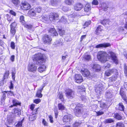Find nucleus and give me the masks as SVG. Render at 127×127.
I'll list each match as a JSON object with an SVG mask.
<instances>
[{
  "label": "nucleus",
  "mask_w": 127,
  "mask_h": 127,
  "mask_svg": "<svg viewBox=\"0 0 127 127\" xmlns=\"http://www.w3.org/2000/svg\"><path fill=\"white\" fill-rule=\"evenodd\" d=\"M109 56L114 62L116 64L118 63V61L115 54L111 51H108L107 54L104 51L99 52L98 53L97 58L99 60L103 63L107 61V58Z\"/></svg>",
  "instance_id": "nucleus-1"
},
{
  "label": "nucleus",
  "mask_w": 127,
  "mask_h": 127,
  "mask_svg": "<svg viewBox=\"0 0 127 127\" xmlns=\"http://www.w3.org/2000/svg\"><path fill=\"white\" fill-rule=\"evenodd\" d=\"M33 58V60L36 61V64L41 65L38 68V71L40 73L44 71L46 67L44 64L45 61V58L44 56L41 54L38 53L34 55Z\"/></svg>",
  "instance_id": "nucleus-2"
},
{
  "label": "nucleus",
  "mask_w": 127,
  "mask_h": 127,
  "mask_svg": "<svg viewBox=\"0 0 127 127\" xmlns=\"http://www.w3.org/2000/svg\"><path fill=\"white\" fill-rule=\"evenodd\" d=\"M71 106L72 109L75 107L74 111L76 116H80L82 115L83 113V110L82 107L76 106V104L75 103L72 104L71 105Z\"/></svg>",
  "instance_id": "nucleus-3"
},
{
  "label": "nucleus",
  "mask_w": 127,
  "mask_h": 127,
  "mask_svg": "<svg viewBox=\"0 0 127 127\" xmlns=\"http://www.w3.org/2000/svg\"><path fill=\"white\" fill-rule=\"evenodd\" d=\"M104 89V86L101 83L98 82L96 83L95 86V91L97 94L99 95L101 94Z\"/></svg>",
  "instance_id": "nucleus-4"
},
{
  "label": "nucleus",
  "mask_w": 127,
  "mask_h": 127,
  "mask_svg": "<svg viewBox=\"0 0 127 127\" xmlns=\"http://www.w3.org/2000/svg\"><path fill=\"white\" fill-rule=\"evenodd\" d=\"M65 94L68 98L72 99L75 96V92L72 90L68 89L65 90Z\"/></svg>",
  "instance_id": "nucleus-5"
},
{
  "label": "nucleus",
  "mask_w": 127,
  "mask_h": 127,
  "mask_svg": "<svg viewBox=\"0 0 127 127\" xmlns=\"http://www.w3.org/2000/svg\"><path fill=\"white\" fill-rule=\"evenodd\" d=\"M42 40L45 44H50L51 43L52 39L49 35L45 34L42 37Z\"/></svg>",
  "instance_id": "nucleus-6"
},
{
  "label": "nucleus",
  "mask_w": 127,
  "mask_h": 127,
  "mask_svg": "<svg viewBox=\"0 0 127 127\" xmlns=\"http://www.w3.org/2000/svg\"><path fill=\"white\" fill-rule=\"evenodd\" d=\"M73 118L72 115L70 114L64 116L63 119L64 122V124H66V123H69Z\"/></svg>",
  "instance_id": "nucleus-7"
},
{
  "label": "nucleus",
  "mask_w": 127,
  "mask_h": 127,
  "mask_svg": "<svg viewBox=\"0 0 127 127\" xmlns=\"http://www.w3.org/2000/svg\"><path fill=\"white\" fill-rule=\"evenodd\" d=\"M59 15L56 13L51 14L49 15V19L50 21L55 22L58 19Z\"/></svg>",
  "instance_id": "nucleus-8"
},
{
  "label": "nucleus",
  "mask_w": 127,
  "mask_h": 127,
  "mask_svg": "<svg viewBox=\"0 0 127 127\" xmlns=\"http://www.w3.org/2000/svg\"><path fill=\"white\" fill-rule=\"evenodd\" d=\"M37 66L33 63H30L28 65V70L29 71L33 72L36 70Z\"/></svg>",
  "instance_id": "nucleus-9"
},
{
  "label": "nucleus",
  "mask_w": 127,
  "mask_h": 127,
  "mask_svg": "<svg viewBox=\"0 0 127 127\" xmlns=\"http://www.w3.org/2000/svg\"><path fill=\"white\" fill-rule=\"evenodd\" d=\"M16 26L17 23L16 22H14L12 23L10 25V33L13 35H14L15 33L16 30L15 28Z\"/></svg>",
  "instance_id": "nucleus-10"
},
{
  "label": "nucleus",
  "mask_w": 127,
  "mask_h": 127,
  "mask_svg": "<svg viewBox=\"0 0 127 127\" xmlns=\"http://www.w3.org/2000/svg\"><path fill=\"white\" fill-rule=\"evenodd\" d=\"M30 5L28 3L24 2H22V5L21 8L22 9L24 10H27L31 8Z\"/></svg>",
  "instance_id": "nucleus-11"
},
{
  "label": "nucleus",
  "mask_w": 127,
  "mask_h": 127,
  "mask_svg": "<svg viewBox=\"0 0 127 127\" xmlns=\"http://www.w3.org/2000/svg\"><path fill=\"white\" fill-rule=\"evenodd\" d=\"M117 73V70L115 69H113L106 71L105 72V74L106 76H108L113 73Z\"/></svg>",
  "instance_id": "nucleus-12"
},
{
  "label": "nucleus",
  "mask_w": 127,
  "mask_h": 127,
  "mask_svg": "<svg viewBox=\"0 0 127 127\" xmlns=\"http://www.w3.org/2000/svg\"><path fill=\"white\" fill-rule=\"evenodd\" d=\"M81 72L83 75L85 77H88L90 75L89 71L87 69L85 68H82L81 69Z\"/></svg>",
  "instance_id": "nucleus-13"
},
{
  "label": "nucleus",
  "mask_w": 127,
  "mask_h": 127,
  "mask_svg": "<svg viewBox=\"0 0 127 127\" xmlns=\"http://www.w3.org/2000/svg\"><path fill=\"white\" fill-rule=\"evenodd\" d=\"M75 78L77 83L79 84L83 81V79L81 76L79 74H76Z\"/></svg>",
  "instance_id": "nucleus-14"
},
{
  "label": "nucleus",
  "mask_w": 127,
  "mask_h": 127,
  "mask_svg": "<svg viewBox=\"0 0 127 127\" xmlns=\"http://www.w3.org/2000/svg\"><path fill=\"white\" fill-rule=\"evenodd\" d=\"M103 30V27L101 26H99L96 28L95 31V33L97 35H99L101 33Z\"/></svg>",
  "instance_id": "nucleus-15"
},
{
  "label": "nucleus",
  "mask_w": 127,
  "mask_h": 127,
  "mask_svg": "<svg viewBox=\"0 0 127 127\" xmlns=\"http://www.w3.org/2000/svg\"><path fill=\"white\" fill-rule=\"evenodd\" d=\"M83 5L81 3H78L74 6V9L77 11L80 10L83 8Z\"/></svg>",
  "instance_id": "nucleus-16"
},
{
  "label": "nucleus",
  "mask_w": 127,
  "mask_h": 127,
  "mask_svg": "<svg viewBox=\"0 0 127 127\" xmlns=\"http://www.w3.org/2000/svg\"><path fill=\"white\" fill-rule=\"evenodd\" d=\"M110 44L108 43H104L102 44H100L96 46V48H99L101 47H105L110 46Z\"/></svg>",
  "instance_id": "nucleus-17"
},
{
  "label": "nucleus",
  "mask_w": 127,
  "mask_h": 127,
  "mask_svg": "<svg viewBox=\"0 0 127 127\" xmlns=\"http://www.w3.org/2000/svg\"><path fill=\"white\" fill-rule=\"evenodd\" d=\"M28 14L30 17L35 16L36 14L34 9L32 8L28 12Z\"/></svg>",
  "instance_id": "nucleus-18"
},
{
  "label": "nucleus",
  "mask_w": 127,
  "mask_h": 127,
  "mask_svg": "<svg viewBox=\"0 0 127 127\" xmlns=\"http://www.w3.org/2000/svg\"><path fill=\"white\" fill-rule=\"evenodd\" d=\"M12 102L13 105H11L9 106L10 107H12L13 106H17V105L20 106L21 103L19 101L16 99H14L12 100Z\"/></svg>",
  "instance_id": "nucleus-19"
},
{
  "label": "nucleus",
  "mask_w": 127,
  "mask_h": 127,
  "mask_svg": "<svg viewBox=\"0 0 127 127\" xmlns=\"http://www.w3.org/2000/svg\"><path fill=\"white\" fill-rule=\"evenodd\" d=\"M49 32L51 33L52 36H56L58 35V33L54 28L50 29L49 31Z\"/></svg>",
  "instance_id": "nucleus-20"
},
{
  "label": "nucleus",
  "mask_w": 127,
  "mask_h": 127,
  "mask_svg": "<svg viewBox=\"0 0 127 127\" xmlns=\"http://www.w3.org/2000/svg\"><path fill=\"white\" fill-rule=\"evenodd\" d=\"M114 75L112 76L111 77L109 78V82H113L116 81L117 79L118 76V72L117 73H115Z\"/></svg>",
  "instance_id": "nucleus-21"
},
{
  "label": "nucleus",
  "mask_w": 127,
  "mask_h": 127,
  "mask_svg": "<svg viewBox=\"0 0 127 127\" xmlns=\"http://www.w3.org/2000/svg\"><path fill=\"white\" fill-rule=\"evenodd\" d=\"M43 90V88L38 89L36 94V97L39 98H41L42 97V95L41 93Z\"/></svg>",
  "instance_id": "nucleus-22"
},
{
  "label": "nucleus",
  "mask_w": 127,
  "mask_h": 127,
  "mask_svg": "<svg viewBox=\"0 0 127 127\" xmlns=\"http://www.w3.org/2000/svg\"><path fill=\"white\" fill-rule=\"evenodd\" d=\"M92 68L96 72H98L100 70V66L98 64H94L92 66Z\"/></svg>",
  "instance_id": "nucleus-23"
},
{
  "label": "nucleus",
  "mask_w": 127,
  "mask_h": 127,
  "mask_svg": "<svg viewBox=\"0 0 127 127\" xmlns=\"http://www.w3.org/2000/svg\"><path fill=\"white\" fill-rule=\"evenodd\" d=\"M105 97L106 98H110L112 97L113 95L111 92L110 91H107L105 94Z\"/></svg>",
  "instance_id": "nucleus-24"
},
{
  "label": "nucleus",
  "mask_w": 127,
  "mask_h": 127,
  "mask_svg": "<svg viewBox=\"0 0 127 127\" xmlns=\"http://www.w3.org/2000/svg\"><path fill=\"white\" fill-rule=\"evenodd\" d=\"M91 9L90 5L89 3L87 4L84 8V11L86 13L89 12L90 11Z\"/></svg>",
  "instance_id": "nucleus-25"
},
{
  "label": "nucleus",
  "mask_w": 127,
  "mask_h": 127,
  "mask_svg": "<svg viewBox=\"0 0 127 127\" xmlns=\"http://www.w3.org/2000/svg\"><path fill=\"white\" fill-rule=\"evenodd\" d=\"M76 16V14L73 13L72 14L68 16V19L69 20V22H72L74 20V18Z\"/></svg>",
  "instance_id": "nucleus-26"
},
{
  "label": "nucleus",
  "mask_w": 127,
  "mask_h": 127,
  "mask_svg": "<svg viewBox=\"0 0 127 127\" xmlns=\"http://www.w3.org/2000/svg\"><path fill=\"white\" fill-rule=\"evenodd\" d=\"M11 1L14 5L17 7L19 5L20 2V0H11Z\"/></svg>",
  "instance_id": "nucleus-27"
},
{
  "label": "nucleus",
  "mask_w": 127,
  "mask_h": 127,
  "mask_svg": "<svg viewBox=\"0 0 127 127\" xmlns=\"http://www.w3.org/2000/svg\"><path fill=\"white\" fill-rule=\"evenodd\" d=\"M101 24L105 26H106L107 24H108L109 23V21L108 19H104L100 22Z\"/></svg>",
  "instance_id": "nucleus-28"
},
{
  "label": "nucleus",
  "mask_w": 127,
  "mask_h": 127,
  "mask_svg": "<svg viewBox=\"0 0 127 127\" xmlns=\"http://www.w3.org/2000/svg\"><path fill=\"white\" fill-rule=\"evenodd\" d=\"M24 118L21 120H19L18 121L17 124L16 125V127H21L22 126V123L24 121Z\"/></svg>",
  "instance_id": "nucleus-29"
},
{
  "label": "nucleus",
  "mask_w": 127,
  "mask_h": 127,
  "mask_svg": "<svg viewBox=\"0 0 127 127\" xmlns=\"http://www.w3.org/2000/svg\"><path fill=\"white\" fill-rule=\"evenodd\" d=\"M60 21L64 23H66L67 22L69 23V21L67 20L65 17L64 16L62 17L60 20Z\"/></svg>",
  "instance_id": "nucleus-30"
},
{
  "label": "nucleus",
  "mask_w": 127,
  "mask_h": 127,
  "mask_svg": "<svg viewBox=\"0 0 127 127\" xmlns=\"http://www.w3.org/2000/svg\"><path fill=\"white\" fill-rule=\"evenodd\" d=\"M14 110V113L16 114V115L19 116L21 115V110L19 109L18 108H15Z\"/></svg>",
  "instance_id": "nucleus-31"
},
{
  "label": "nucleus",
  "mask_w": 127,
  "mask_h": 127,
  "mask_svg": "<svg viewBox=\"0 0 127 127\" xmlns=\"http://www.w3.org/2000/svg\"><path fill=\"white\" fill-rule=\"evenodd\" d=\"M58 107L59 110H63L64 109L65 107L61 103H59L58 104Z\"/></svg>",
  "instance_id": "nucleus-32"
},
{
  "label": "nucleus",
  "mask_w": 127,
  "mask_h": 127,
  "mask_svg": "<svg viewBox=\"0 0 127 127\" xmlns=\"http://www.w3.org/2000/svg\"><path fill=\"white\" fill-rule=\"evenodd\" d=\"M65 3L68 5H72L74 3L73 0H65Z\"/></svg>",
  "instance_id": "nucleus-33"
},
{
  "label": "nucleus",
  "mask_w": 127,
  "mask_h": 127,
  "mask_svg": "<svg viewBox=\"0 0 127 127\" xmlns=\"http://www.w3.org/2000/svg\"><path fill=\"white\" fill-rule=\"evenodd\" d=\"M24 26L27 28L29 31H30L31 30H33L32 26L31 25L25 24L24 25Z\"/></svg>",
  "instance_id": "nucleus-34"
},
{
  "label": "nucleus",
  "mask_w": 127,
  "mask_h": 127,
  "mask_svg": "<svg viewBox=\"0 0 127 127\" xmlns=\"http://www.w3.org/2000/svg\"><path fill=\"white\" fill-rule=\"evenodd\" d=\"M114 120L112 119L109 118L106 119L104 121L105 124L111 123L114 122Z\"/></svg>",
  "instance_id": "nucleus-35"
},
{
  "label": "nucleus",
  "mask_w": 127,
  "mask_h": 127,
  "mask_svg": "<svg viewBox=\"0 0 127 127\" xmlns=\"http://www.w3.org/2000/svg\"><path fill=\"white\" fill-rule=\"evenodd\" d=\"M115 117L118 120H120L122 118L121 116L118 113H116L114 114Z\"/></svg>",
  "instance_id": "nucleus-36"
},
{
  "label": "nucleus",
  "mask_w": 127,
  "mask_h": 127,
  "mask_svg": "<svg viewBox=\"0 0 127 127\" xmlns=\"http://www.w3.org/2000/svg\"><path fill=\"white\" fill-rule=\"evenodd\" d=\"M118 109L121 111H123L124 109V107L122 103H120L119 104V106L118 107Z\"/></svg>",
  "instance_id": "nucleus-37"
},
{
  "label": "nucleus",
  "mask_w": 127,
  "mask_h": 127,
  "mask_svg": "<svg viewBox=\"0 0 127 127\" xmlns=\"http://www.w3.org/2000/svg\"><path fill=\"white\" fill-rule=\"evenodd\" d=\"M59 32L60 35L61 36H63L64 35L65 33V31L62 29H59Z\"/></svg>",
  "instance_id": "nucleus-38"
},
{
  "label": "nucleus",
  "mask_w": 127,
  "mask_h": 127,
  "mask_svg": "<svg viewBox=\"0 0 127 127\" xmlns=\"http://www.w3.org/2000/svg\"><path fill=\"white\" fill-rule=\"evenodd\" d=\"M116 127H125L124 124L122 122H120L117 123Z\"/></svg>",
  "instance_id": "nucleus-39"
},
{
  "label": "nucleus",
  "mask_w": 127,
  "mask_h": 127,
  "mask_svg": "<svg viewBox=\"0 0 127 127\" xmlns=\"http://www.w3.org/2000/svg\"><path fill=\"white\" fill-rule=\"evenodd\" d=\"M49 18L48 16L46 15H44L42 17V20L44 22L48 21Z\"/></svg>",
  "instance_id": "nucleus-40"
},
{
  "label": "nucleus",
  "mask_w": 127,
  "mask_h": 127,
  "mask_svg": "<svg viewBox=\"0 0 127 127\" xmlns=\"http://www.w3.org/2000/svg\"><path fill=\"white\" fill-rule=\"evenodd\" d=\"M58 0H51V3L53 6L55 5H57L58 2Z\"/></svg>",
  "instance_id": "nucleus-41"
},
{
  "label": "nucleus",
  "mask_w": 127,
  "mask_h": 127,
  "mask_svg": "<svg viewBox=\"0 0 127 127\" xmlns=\"http://www.w3.org/2000/svg\"><path fill=\"white\" fill-rule=\"evenodd\" d=\"M98 104H100V107L102 108H104L106 107V104L102 102H99Z\"/></svg>",
  "instance_id": "nucleus-42"
},
{
  "label": "nucleus",
  "mask_w": 127,
  "mask_h": 127,
  "mask_svg": "<svg viewBox=\"0 0 127 127\" xmlns=\"http://www.w3.org/2000/svg\"><path fill=\"white\" fill-rule=\"evenodd\" d=\"M60 8L64 11H66L68 10V8L67 7L63 5L61 6Z\"/></svg>",
  "instance_id": "nucleus-43"
},
{
  "label": "nucleus",
  "mask_w": 127,
  "mask_h": 127,
  "mask_svg": "<svg viewBox=\"0 0 127 127\" xmlns=\"http://www.w3.org/2000/svg\"><path fill=\"white\" fill-rule=\"evenodd\" d=\"M108 8V6L105 3H104L103 6L102 7V9L104 11H106L107 10V8Z\"/></svg>",
  "instance_id": "nucleus-44"
},
{
  "label": "nucleus",
  "mask_w": 127,
  "mask_h": 127,
  "mask_svg": "<svg viewBox=\"0 0 127 127\" xmlns=\"http://www.w3.org/2000/svg\"><path fill=\"white\" fill-rule=\"evenodd\" d=\"M5 16L7 20L9 21L10 22L13 20V19L11 17L10 14H7Z\"/></svg>",
  "instance_id": "nucleus-45"
},
{
  "label": "nucleus",
  "mask_w": 127,
  "mask_h": 127,
  "mask_svg": "<svg viewBox=\"0 0 127 127\" xmlns=\"http://www.w3.org/2000/svg\"><path fill=\"white\" fill-rule=\"evenodd\" d=\"M34 10L35 13H40L41 10V7H37L35 8Z\"/></svg>",
  "instance_id": "nucleus-46"
},
{
  "label": "nucleus",
  "mask_w": 127,
  "mask_h": 127,
  "mask_svg": "<svg viewBox=\"0 0 127 127\" xmlns=\"http://www.w3.org/2000/svg\"><path fill=\"white\" fill-rule=\"evenodd\" d=\"M91 23V21H89L86 22L84 26H83L84 28H85L86 27H87Z\"/></svg>",
  "instance_id": "nucleus-47"
},
{
  "label": "nucleus",
  "mask_w": 127,
  "mask_h": 127,
  "mask_svg": "<svg viewBox=\"0 0 127 127\" xmlns=\"http://www.w3.org/2000/svg\"><path fill=\"white\" fill-rule=\"evenodd\" d=\"M7 93V91H5L2 93L3 95L1 98V100H3L6 98V94Z\"/></svg>",
  "instance_id": "nucleus-48"
},
{
  "label": "nucleus",
  "mask_w": 127,
  "mask_h": 127,
  "mask_svg": "<svg viewBox=\"0 0 127 127\" xmlns=\"http://www.w3.org/2000/svg\"><path fill=\"white\" fill-rule=\"evenodd\" d=\"M84 58L86 60L89 61L91 59V56L89 55H85L84 56Z\"/></svg>",
  "instance_id": "nucleus-49"
},
{
  "label": "nucleus",
  "mask_w": 127,
  "mask_h": 127,
  "mask_svg": "<svg viewBox=\"0 0 127 127\" xmlns=\"http://www.w3.org/2000/svg\"><path fill=\"white\" fill-rule=\"evenodd\" d=\"M124 70L126 76H127V66L125 64H124Z\"/></svg>",
  "instance_id": "nucleus-50"
},
{
  "label": "nucleus",
  "mask_w": 127,
  "mask_h": 127,
  "mask_svg": "<svg viewBox=\"0 0 127 127\" xmlns=\"http://www.w3.org/2000/svg\"><path fill=\"white\" fill-rule=\"evenodd\" d=\"M9 71H6L4 75V79L6 78H7L8 77V75L9 74Z\"/></svg>",
  "instance_id": "nucleus-51"
},
{
  "label": "nucleus",
  "mask_w": 127,
  "mask_h": 127,
  "mask_svg": "<svg viewBox=\"0 0 127 127\" xmlns=\"http://www.w3.org/2000/svg\"><path fill=\"white\" fill-rule=\"evenodd\" d=\"M96 113L97 114V116H99L103 114L104 113V112L100 110L98 112H96Z\"/></svg>",
  "instance_id": "nucleus-52"
},
{
  "label": "nucleus",
  "mask_w": 127,
  "mask_h": 127,
  "mask_svg": "<svg viewBox=\"0 0 127 127\" xmlns=\"http://www.w3.org/2000/svg\"><path fill=\"white\" fill-rule=\"evenodd\" d=\"M24 16L22 15L20 17V21L22 23H24L25 21L24 20Z\"/></svg>",
  "instance_id": "nucleus-53"
},
{
  "label": "nucleus",
  "mask_w": 127,
  "mask_h": 127,
  "mask_svg": "<svg viewBox=\"0 0 127 127\" xmlns=\"http://www.w3.org/2000/svg\"><path fill=\"white\" fill-rule=\"evenodd\" d=\"M36 117L35 116V115L33 114L32 115V116H30L29 117V119H30L31 118H32V119L30 120L31 121H33L35 119H36Z\"/></svg>",
  "instance_id": "nucleus-54"
},
{
  "label": "nucleus",
  "mask_w": 127,
  "mask_h": 127,
  "mask_svg": "<svg viewBox=\"0 0 127 127\" xmlns=\"http://www.w3.org/2000/svg\"><path fill=\"white\" fill-rule=\"evenodd\" d=\"M81 123L79 122H76L73 125V127H78L80 124Z\"/></svg>",
  "instance_id": "nucleus-55"
},
{
  "label": "nucleus",
  "mask_w": 127,
  "mask_h": 127,
  "mask_svg": "<svg viewBox=\"0 0 127 127\" xmlns=\"http://www.w3.org/2000/svg\"><path fill=\"white\" fill-rule=\"evenodd\" d=\"M59 97L62 101H63L64 100V99L63 97V96L62 94H60L59 95Z\"/></svg>",
  "instance_id": "nucleus-56"
},
{
  "label": "nucleus",
  "mask_w": 127,
  "mask_h": 127,
  "mask_svg": "<svg viewBox=\"0 0 127 127\" xmlns=\"http://www.w3.org/2000/svg\"><path fill=\"white\" fill-rule=\"evenodd\" d=\"M41 101V100L40 99H37L34 100V102L36 104L39 103Z\"/></svg>",
  "instance_id": "nucleus-57"
},
{
  "label": "nucleus",
  "mask_w": 127,
  "mask_h": 127,
  "mask_svg": "<svg viewBox=\"0 0 127 127\" xmlns=\"http://www.w3.org/2000/svg\"><path fill=\"white\" fill-rule=\"evenodd\" d=\"M42 124L45 126H48V123L44 119H43L42 121Z\"/></svg>",
  "instance_id": "nucleus-58"
},
{
  "label": "nucleus",
  "mask_w": 127,
  "mask_h": 127,
  "mask_svg": "<svg viewBox=\"0 0 127 127\" xmlns=\"http://www.w3.org/2000/svg\"><path fill=\"white\" fill-rule=\"evenodd\" d=\"M92 3L93 5H97L98 4V2L97 0H93L92 2Z\"/></svg>",
  "instance_id": "nucleus-59"
},
{
  "label": "nucleus",
  "mask_w": 127,
  "mask_h": 127,
  "mask_svg": "<svg viewBox=\"0 0 127 127\" xmlns=\"http://www.w3.org/2000/svg\"><path fill=\"white\" fill-rule=\"evenodd\" d=\"M54 112L55 115V117L56 118H57L58 115V110L57 108H55L54 109Z\"/></svg>",
  "instance_id": "nucleus-60"
},
{
  "label": "nucleus",
  "mask_w": 127,
  "mask_h": 127,
  "mask_svg": "<svg viewBox=\"0 0 127 127\" xmlns=\"http://www.w3.org/2000/svg\"><path fill=\"white\" fill-rule=\"evenodd\" d=\"M7 93H8L7 94L8 96H12V95H14L13 92L11 91H7Z\"/></svg>",
  "instance_id": "nucleus-61"
},
{
  "label": "nucleus",
  "mask_w": 127,
  "mask_h": 127,
  "mask_svg": "<svg viewBox=\"0 0 127 127\" xmlns=\"http://www.w3.org/2000/svg\"><path fill=\"white\" fill-rule=\"evenodd\" d=\"M49 121L51 123H53V118L52 116L51 115H49Z\"/></svg>",
  "instance_id": "nucleus-62"
},
{
  "label": "nucleus",
  "mask_w": 127,
  "mask_h": 127,
  "mask_svg": "<svg viewBox=\"0 0 127 127\" xmlns=\"http://www.w3.org/2000/svg\"><path fill=\"white\" fill-rule=\"evenodd\" d=\"M11 47L12 49H15V43L14 42H11Z\"/></svg>",
  "instance_id": "nucleus-63"
},
{
  "label": "nucleus",
  "mask_w": 127,
  "mask_h": 127,
  "mask_svg": "<svg viewBox=\"0 0 127 127\" xmlns=\"http://www.w3.org/2000/svg\"><path fill=\"white\" fill-rule=\"evenodd\" d=\"M110 66V64L107 63V64L106 63L104 65V67L106 69L109 68Z\"/></svg>",
  "instance_id": "nucleus-64"
}]
</instances>
